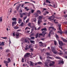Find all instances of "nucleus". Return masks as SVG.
I'll return each instance as SVG.
<instances>
[{"mask_svg":"<svg viewBox=\"0 0 67 67\" xmlns=\"http://www.w3.org/2000/svg\"><path fill=\"white\" fill-rule=\"evenodd\" d=\"M32 46L31 44H30L29 46V49L30 48V50L31 51H34V49L33 48H32Z\"/></svg>","mask_w":67,"mask_h":67,"instance_id":"f257e3e1","label":"nucleus"},{"mask_svg":"<svg viewBox=\"0 0 67 67\" xmlns=\"http://www.w3.org/2000/svg\"><path fill=\"white\" fill-rule=\"evenodd\" d=\"M55 18V16L54 15H52L51 16L49 17L48 18V19H49V20H50V21H53V20H54V18Z\"/></svg>","mask_w":67,"mask_h":67,"instance_id":"f03ea898","label":"nucleus"},{"mask_svg":"<svg viewBox=\"0 0 67 67\" xmlns=\"http://www.w3.org/2000/svg\"><path fill=\"white\" fill-rule=\"evenodd\" d=\"M29 38H26L24 40V42L25 43H30V42L29 41Z\"/></svg>","mask_w":67,"mask_h":67,"instance_id":"7ed1b4c3","label":"nucleus"},{"mask_svg":"<svg viewBox=\"0 0 67 67\" xmlns=\"http://www.w3.org/2000/svg\"><path fill=\"white\" fill-rule=\"evenodd\" d=\"M29 55H30V54L27 53L24 55V58H27V57H29Z\"/></svg>","mask_w":67,"mask_h":67,"instance_id":"20e7f679","label":"nucleus"},{"mask_svg":"<svg viewBox=\"0 0 67 67\" xmlns=\"http://www.w3.org/2000/svg\"><path fill=\"white\" fill-rule=\"evenodd\" d=\"M32 25H31V23H29L28 24V26H29L31 28H34V26H33V24H32Z\"/></svg>","mask_w":67,"mask_h":67,"instance_id":"39448f33","label":"nucleus"},{"mask_svg":"<svg viewBox=\"0 0 67 67\" xmlns=\"http://www.w3.org/2000/svg\"><path fill=\"white\" fill-rule=\"evenodd\" d=\"M59 43V45H60V46H62L63 45V43L62 42V41H59V40H58Z\"/></svg>","mask_w":67,"mask_h":67,"instance_id":"423d86ee","label":"nucleus"},{"mask_svg":"<svg viewBox=\"0 0 67 67\" xmlns=\"http://www.w3.org/2000/svg\"><path fill=\"white\" fill-rule=\"evenodd\" d=\"M30 66H34V63H33L31 61H30Z\"/></svg>","mask_w":67,"mask_h":67,"instance_id":"0eeeda50","label":"nucleus"},{"mask_svg":"<svg viewBox=\"0 0 67 67\" xmlns=\"http://www.w3.org/2000/svg\"><path fill=\"white\" fill-rule=\"evenodd\" d=\"M59 64H64V61L63 60H59Z\"/></svg>","mask_w":67,"mask_h":67,"instance_id":"6e6552de","label":"nucleus"},{"mask_svg":"<svg viewBox=\"0 0 67 67\" xmlns=\"http://www.w3.org/2000/svg\"><path fill=\"white\" fill-rule=\"evenodd\" d=\"M34 15L36 18H37L38 16V14L37 13H35V14Z\"/></svg>","mask_w":67,"mask_h":67,"instance_id":"1a4fd4ad","label":"nucleus"},{"mask_svg":"<svg viewBox=\"0 0 67 67\" xmlns=\"http://www.w3.org/2000/svg\"><path fill=\"white\" fill-rule=\"evenodd\" d=\"M16 38H18L19 37V34L18 33H16Z\"/></svg>","mask_w":67,"mask_h":67,"instance_id":"9d476101","label":"nucleus"},{"mask_svg":"<svg viewBox=\"0 0 67 67\" xmlns=\"http://www.w3.org/2000/svg\"><path fill=\"white\" fill-rule=\"evenodd\" d=\"M58 26H59V30L60 31H62L61 30V25H58Z\"/></svg>","mask_w":67,"mask_h":67,"instance_id":"9b49d317","label":"nucleus"},{"mask_svg":"<svg viewBox=\"0 0 67 67\" xmlns=\"http://www.w3.org/2000/svg\"><path fill=\"white\" fill-rule=\"evenodd\" d=\"M62 39V40L64 42H67V40H66L64 39L63 38H61Z\"/></svg>","mask_w":67,"mask_h":67,"instance_id":"f8f14e48","label":"nucleus"},{"mask_svg":"<svg viewBox=\"0 0 67 67\" xmlns=\"http://www.w3.org/2000/svg\"><path fill=\"white\" fill-rule=\"evenodd\" d=\"M16 21L13 22L12 23V26H14V25H16Z\"/></svg>","mask_w":67,"mask_h":67,"instance_id":"ddd939ff","label":"nucleus"},{"mask_svg":"<svg viewBox=\"0 0 67 67\" xmlns=\"http://www.w3.org/2000/svg\"><path fill=\"white\" fill-rule=\"evenodd\" d=\"M53 32V30H51L49 32V33L48 34V36L49 37H50V36H51V34L52 33V32Z\"/></svg>","mask_w":67,"mask_h":67,"instance_id":"4468645a","label":"nucleus"},{"mask_svg":"<svg viewBox=\"0 0 67 67\" xmlns=\"http://www.w3.org/2000/svg\"><path fill=\"white\" fill-rule=\"evenodd\" d=\"M2 45H4V42H0V46H2Z\"/></svg>","mask_w":67,"mask_h":67,"instance_id":"2eb2a0df","label":"nucleus"},{"mask_svg":"<svg viewBox=\"0 0 67 67\" xmlns=\"http://www.w3.org/2000/svg\"><path fill=\"white\" fill-rule=\"evenodd\" d=\"M49 29H52L53 30H54V31H55L56 30V29L54 28L53 27H49Z\"/></svg>","mask_w":67,"mask_h":67,"instance_id":"dca6fc26","label":"nucleus"},{"mask_svg":"<svg viewBox=\"0 0 67 67\" xmlns=\"http://www.w3.org/2000/svg\"><path fill=\"white\" fill-rule=\"evenodd\" d=\"M22 22V20H21V19L20 18H19V22L18 23L20 24V23Z\"/></svg>","mask_w":67,"mask_h":67,"instance_id":"f3484780","label":"nucleus"},{"mask_svg":"<svg viewBox=\"0 0 67 67\" xmlns=\"http://www.w3.org/2000/svg\"><path fill=\"white\" fill-rule=\"evenodd\" d=\"M42 22V20H39L38 21V24H40Z\"/></svg>","mask_w":67,"mask_h":67,"instance_id":"a211bd4d","label":"nucleus"},{"mask_svg":"<svg viewBox=\"0 0 67 67\" xmlns=\"http://www.w3.org/2000/svg\"><path fill=\"white\" fill-rule=\"evenodd\" d=\"M28 45H27L26 46V48H25V51H27L28 49H29V48L28 47H27V46H28Z\"/></svg>","mask_w":67,"mask_h":67,"instance_id":"6ab92c4d","label":"nucleus"},{"mask_svg":"<svg viewBox=\"0 0 67 67\" xmlns=\"http://www.w3.org/2000/svg\"><path fill=\"white\" fill-rule=\"evenodd\" d=\"M43 18V16H39V19H40L39 20H42V19Z\"/></svg>","mask_w":67,"mask_h":67,"instance_id":"aec40b11","label":"nucleus"},{"mask_svg":"<svg viewBox=\"0 0 67 67\" xmlns=\"http://www.w3.org/2000/svg\"><path fill=\"white\" fill-rule=\"evenodd\" d=\"M41 31H47L46 29V28H43L41 29Z\"/></svg>","mask_w":67,"mask_h":67,"instance_id":"412c9836","label":"nucleus"},{"mask_svg":"<svg viewBox=\"0 0 67 67\" xmlns=\"http://www.w3.org/2000/svg\"><path fill=\"white\" fill-rule=\"evenodd\" d=\"M9 63V62L8 61H6L5 60L4 61V64H7Z\"/></svg>","mask_w":67,"mask_h":67,"instance_id":"4be33fe9","label":"nucleus"},{"mask_svg":"<svg viewBox=\"0 0 67 67\" xmlns=\"http://www.w3.org/2000/svg\"><path fill=\"white\" fill-rule=\"evenodd\" d=\"M42 33L43 35H45L46 34V32L45 31H43L42 32Z\"/></svg>","mask_w":67,"mask_h":67,"instance_id":"5701e85b","label":"nucleus"},{"mask_svg":"<svg viewBox=\"0 0 67 67\" xmlns=\"http://www.w3.org/2000/svg\"><path fill=\"white\" fill-rule=\"evenodd\" d=\"M51 49L52 51H54V49H55V47H52Z\"/></svg>","mask_w":67,"mask_h":67,"instance_id":"b1692460","label":"nucleus"},{"mask_svg":"<svg viewBox=\"0 0 67 67\" xmlns=\"http://www.w3.org/2000/svg\"><path fill=\"white\" fill-rule=\"evenodd\" d=\"M38 33H37L35 36V38H37V37H38Z\"/></svg>","mask_w":67,"mask_h":67,"instance_id":"393cba45","label":"nucleus"},{"mask_svg":"<svg viewBox=\"0 0 67 67\" xmlns=\"http://www.w3.org/2000/svg\"><path fill=\"white\" fill-rule=\"evenodd\" d=\"M12 20H13V21H16V18H14L12 19Z\"/></svg>","mask_w":67,"mask_h":67,"instance_id":"a878e982","label":"nucleus"},{"mask_svg":"<svg viewBox=\"0 0 67 67\" xmlns=\"http://www.w3.org/2000/svg\"><path fill=\"white\" fill-rule=\"evenodd\" d=\"M46 54L47 55V56H51V55H50V53H46Z\"/></svg>","mask_w":67,"mask_h":67,"instance_id":"bb28decb","label":"nucleus"},{"mask_svg":"<svg viewBox=\"0 0 67 67\" xmlns=\"http://www.w3.org/2000/svg\"><path fill=\"white\" fill-rule=\"evenodd\" d=\"M39 43V44H41V46H43V43H42L41 42H40Z\"/></svg>","mask_w":67,"mask_h":67,"instance_id":"cd10ccee","label":"nucleus"},{"mask_svg":"<svg viewBox=\"0 0 67 67\" xmlns=\"http://www.w3.org/2000/svg\"><path fill=\"white\" fill-rule=\"evenodd\" d=\"M47 59H52V58L51 57H50L49 56H48L47 57Z\"/></svg>","mask_w":67,"mask_h":67,"instance_id":"c85d7f7f","label":"nucleus"},{"mask_svg":"<svg viewBox=\"0 0 67 67\" xmlns=\"http://www.w3.org/2000/svg\"><path fill=\"white\" fill-rule=\"evenodd\" d=\"M37 13H38L40 14H41V12H40V11L39 10L37 11Z\"/></svg>","mask_w":67,"mask_h":67,"instance_id":"c756f323","label":"nucleus"},{"mask_svg":"<svg viewBox=\"0 0 67 67\" xmlns=\"http://www.w3.org/2000/svg\"><path fill=\"white\" fill-rule=\"evenodd\" d=\"M6 52H10V50L9 49H7L6 50V51H5Z\"/></svg>","mask_w":67,"mask_h":67,"instance_id":"7c9ffc66","label":"nucleus"},{"mask_svg":"<svg viewBox=\"0 0 67 67\" xmlns=\"http://www.w3.org/2000/svg\"><path fill=\"white\" fill-rule=\"evenodd\" d=\"M20 8V6H18L17 7H16V9L17 10H19V8Z\"/></svg>","mask_w":67,"mask_h":67,"instance_id":"2f4dec72","label":"nucleus"},{"mask_svg":"<svg viewBox=\"0 0 67 67\" xmlns=\"http://www.w3.org/2000/svg\"><path fill=\"white\" fill-rule=\"evenodd\" d=\"M55 21H56V20L54 19V23H56V24H57L58 23V22H55Z\"/></svg>","mask_w":67,"mask_h":67,"instance_id":"473e14b6","label":"nucleus"},{"mask_svg":"<svg viewBox=\"0 0 67 67\" xmlns=\"http://www.w3.org/2000/svg\"><path fill=\"white\" fill-rule=\"evenodd\" d=\"M2 17H0V21L1 22H2Z\"/></svg>","mask_w":67,"mask_h":67,"instance_id":"72a5a7b5","label":"nucleus"},{"mask_svg":"<svg viewBox=\"0 0 67 67\" xmlns=\"http://www.w3.org/2000/svg\"><path fill=\"white\" fill-rule=\"evenodd\" d=\"M46 2L47 3H48V2L49 3H51V2L49 1L48 0H46Z\"/></svg>","mask_w":67,"mask_h":67,"instance_id":"f704fd0d","label":"nucleus"},{"mask_svg":"<svg viewBox=\"0 0 67 67\" xmlns=\"http://www.w3.org/2000/svg\"><path fill=\"white\" fill-rule=\"evenodd\" d=\"M23 26V23L22 22L21 24L19 25V26Z\"/></svg>","mask_w":67,"mask_h":67,"instance_id":"c9c22d12","label":"nucleus"},{"mask_svg":"<svg viewBox=\"0 0 67 67\" xmlns=\"http://www.w3.org/2000/svg\"><path fill=\"white\" fill-rule=\"evenodd\" d=\"M55 36L56 37V38H57V39H58V35H55Z\"/></svg>","mask_w":67,"mask_h":67,"instance_id":"e433bc0d","label":"nucleus"},{"mask_svg":"<svg viewBox=\"0 0 67 67\" xmlns=\"http://www.w3.org/2000/svg\"><path fill=\"white\" fill-rule=\"evenodd\" d=\"M59 55H63V52H60L59 53Z\"/></svg>","mask_w":67,"mask_h":67,"instance_id":"4c0bfd02","label":"nucleus"},{"mask_svg":"<svg viewBox=\"0 0 67 67\" xmlns=\"http://www.w3.org/2000/svg\"><path fill=\"white\" fill-rule=\"evenodd\" d=\"M14 29H19L18 27L15 26L14 27Z\"/></svg>","mask_w":67,"mask_h":67,"instance_id":"58836bf2","label":"nucleus"},{"mask_svg":"<svg viewBox=\"0 0 67 67\" xmlns=\"http://www.w3.org/2000/svg\"><path fill=\"white\" fill-rule=\"evenodd\" d=\"M24 58H22L21 59V62H22V63H24Z\"/></svg>","mask_w":67,"mask_h":67,"instance_id":"ea45409f","label":"nucleus"},{"mask_svg":"<svg viewBox=\"0 0 67 67\" xmlns=\"http://www.w3.org/2000/svg\"><path fill=\"white\" fill-rule=\"evenodd\" d=\"M30 20V19H28L27 20H26V23H27V22H28Z\"/></svg>","mask_w":67,"mask_h":67,"instance_id":"a19ab883","label":"nucleus"},{"mask_svg":"<svg viewBox=\"0 0 67 67\" xmlns=\"http://www.w3.org/2000/svg\"><path fill=\"white\" fill-rule=\"evenodd\" d=\"M26 29H27V30H28V29H30V28L28 27H26L25 28V30H26Z\"/></svg>","mask_w":67,"mask_h":67,"instance_id":"79ce46f5","label":"nucleus"},{"mask_svg":"<svg viewBox=\"0 0 67 67\" xmlns=\"http://www.w3.org/2000/svg\"><path fill=\"white\" fill-rule=\"evenodd\" d=\"M45 64L46 67H49L48 65H47V64L46 63Z\"/></svg>","mask_w":67,"mask_h":67,"instance_id":"37998d69","label":"nucleus"},{"mask_svg":"<svg viewBox=\"0 0 67 67\" xmlns=\"http://www.w3.org/2000/svg\"><path fill=\"white\" fill-rule=\"evenodd\" d=\"M8 62H9H9H11V60H10V59L9 58H8Z\"/></svg>","mask_w":67,"mask_h":67,"instance_id":"c03bdc74","label":"nucleus"},{"mask_svg":"<svg viewBox=\"0 0 67 67\" xmlns=\"http://www.w3.org/2000/svg\"><path fill=\"white\" fill-rule=\"evenodd\" d=\"M34 41H32V40L30 41V42L31 43H34Z\"/></svg>","mask_w":67,"mask_h":67,"instance_id":"a18cd8bd","label":"nucleus"},{"mask_svg":"<svg viewBox=\"0 0 67 67\" xmlns=\"http://www.w3.org/2000/svg\"><path fill=\"white\" fill-rule=\"evenodd\" d=\"M22 14L23 15H26V13H22Z\"/></svg>","mask_w":67,"mask_h":67,"instance_id":"49530a36","label":"nucleus"},{"mask_svg":"<svg viewBox=\"0 0 67 67\" xmlns=\"http://www.w3.org/2000/svg\"><path fill=\"white\" fill-rule=\"evenodd\" d=\"M57 32L58 33H60L61 35H62V32H60L59 31H58Z\"/></svg>","mask_w":67,"mask_h":67,"instance_id":"de8ad7c7","label":"nucleus"},{"mask_svg":"<svg viewBox=\"0 0 67 67\" xmlns=\"http://www.w3.org/2000/svg\"><path fill=\"white\" fill-rule=\"evenodd\" d=\"M2 38L3 39H7V37H2Z\"/></svg>","mask_w":67,"mask_h":67,"instance_id":"09e8293b","label":"nucleus"},{"mask_svg":"<svg viewBox=\"0 0 67 67\" xmlns=\"http://www.w3.org/2000/svg\"><path fill=\"white\" fill-rule=\"evenodd\" d=\"M37 63L38 64H42V62H38Z\"/></svg>","mask_w":67,"mask_h":67,"instance_id":"8fccbe9b","label":"nucleus"},{"mask_svg":"<svg viewBox=\"0 0 67 67\" xmlns=\"http://www.w3.org/2000/svg\"><path fill=\"white\" fill-rule=\"evenodd\" d=\"M9 9H10V12H12V8H10Z\"/></svg>","mask_w":67,"mask_h":67,"instance_id":"3c124183","label":"nucleus"},{"mask_svg":"<svg viewBox=\"0 0 67 67\" xmlns=\"http://www.w3.org/2000/svg\"><path fill=\"white\" fill-rule=\"evenodd\" d=\"M52 51L54 53V54H56L57 53L55 51H54V50H53V51L52 50Z\"/></svg>","mask_w":67,"mask_h":67,"instance_id":"603ef678","label":"nucleus"},{"mask_svg":"<svg viewBox=\"0 0 67 67\" xmlns=\"http://www.w3.org/2000/svg\"><path fill=\"white\" fill-rule=\"evenodd\" d=\"M54 44L55 45H56V41H54Z\"/></svg>","mask_w":67,"mask_h":67,"instance_id":"864d4df0","label":"nucleus"},{"mask_svg":"<svg viewBox=\"0 0 67 67\" xmlns=\"http://www.w3.org/2000/svg\"><path fill=\"white\" fill-rule=\"evenodd\" d=\"M56 58H57V59H60V57H56Z\"/></svg>","mask_w":67,"mask_h":67,"instance_id":"5fc2aeb1","label":"nucleus"},{"mask_svg":"<svg viewBox=\"0 0 67 67\" xmlns=\"http://www.w3.org/2000/svg\"><path fill=\"white\" fill-rule=\"evenodd\" d=\"M31 38L32 40H34V39H35V37H31Z\"/></svg>","mask_w":67,"mask_h":67,"instance_id":"6e6d98bb","label":"nucleus"},{"mask_svg":"<svg viewBox=\"0 0 67 67\" xmlns=\"http://www.w3.org/2000/svg\"><path fill=\"white\" fill-rule=\"evenodd\" d=\"M53 64L52 63H50L49 64V66H53Z\"/></svg>","mask_w":67,"mask_h":67,"instance_id":"4d7b16f0","label":"nucleus"},{"mask_svg":"<svg viewBox=\"0 0 67 67\" xmlns=\"http://www.w3.org/2000/svg\"><path fill=\"white\" fill-rule=\"evenodd\" d=\"M43 5L44 6L46 5V4L45 3V2H44Z\"/></svg>","mask_w":67,"mask_h":67,"instance_id":"13d9d810","label":"nucleus"},{"mask_svg":"<svg viewBox=\"0 0 67 67\" xmlns=\"http://www.w3.org/2000/svg\"><path fill=\"white\" fill-rule=\"evenodd\" d=\"M10 53H9L7 54V57H10Z\"/></svg>","mask_w":67,"mask_h":67,"instance_id":"bf43d9fd","label":"nucleus"},{"mask_svg":"<svg viewBox=\"0 0 67 67\" xmlns=\"http://www.w3.org/2000/svg\"><path fill=\"white\" fill-rule=\"evenodd\" d=\"M26 3H30V2H25V4H26Z\"/></svg>","mask_w":67,"mask_h":67,"instance_id":"052dcab7","label":"nucleus"},{"mask_svg":"<svg viewBox=\"0 0 67 67\" xmlns=\"http://www.w3.org/2000/svg\"><path fill=\"white\" fill-rule=\"evenodd\" d=\"M64 23L65 24H67V22L66 21H64Z\"/></svg>","mask_w":67,"mask_h":67,"instance_id":"680f3d73","label":"nucleus"},{"mask_svg":"<svg viewBox=\"0 0 67 67\" xmlns=\"http://www.w3.org/2000/svg\"><path fill=\"white\" fill-rule=\"evenodd\" d=\"M36 18H35L34 19V22H36Z\"/></svg>","mask_w":67,"mask_h":67,"instance_id":"e2e57ef3","label":"nucleus"},{"mask_svg":"<svg viewBox=\"0 0 67 67\" xmlns=\"http://www.w3.org/2000/svg\"><path fill=\"white\" fill-rule=\"evenodd\" d=\"M13 36H15V33L14 32L13 34Z\"/></svg>","mask_w":67,"mask_h":67,"instance_id":"0e129e2a","label":"nucleus"},{"mask_svg":"<svg viewBox=\"0 0 67 67\" xmlns=\"http://www.w3.org/2000/svg\"><path fill=\"white\" fill-rule=\"evenodd\" d=\"M34 10H32L31 11V13H34Z\"/></svg>","mask_w":67,"mask_h":67,"instance_id":"69168bd1","label":"nucleus"},{"mask_svg":"<svg viewBox=\"0 0 67 67\" xmlns=\"http://www.w3.org/2000/svg\"><path fill=\"white\" fill-rule=\"evenodd\" d=\"M3 49L2 47L0 46V49H1L2 50Z\"/></svg>","mask_w":67,"mask_h":67,"instance_id":"338daca9","label":"nucleus"},{"mask_svg":"<svg viewBox=\"0 0 67 67\" xmlns=\"http://www.w3.org/2000/svg\"><path fill=\"white\" fill-rule=\"evenodd\" d=\"M65 54H66V55H67V51L65 52Z\"/></svg>","mask_w":67,"mask_h":67,"instance_id":"774afa93","label":"nucleus"}]
</instances>
